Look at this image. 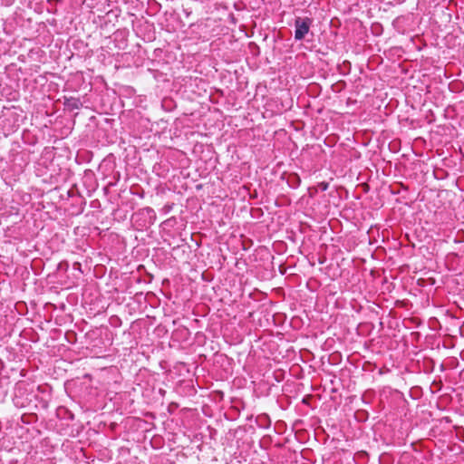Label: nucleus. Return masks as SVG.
<instances>
[{"label": "nucleus", "mask_w": 464, "mask_h": 464, "mask_svg": "<svg viewBox=\"0 0 464 464\" xmlns=\"http://www.w3.org/2000/svg\"><path fill=\"white\" fill-rule=\"evenodd\" d=\"M313 24V20L309 17H296L295 20V39L303 40L308 34Z\"/></svg>", "instance_id": "nucleus-1"}, {"label": "nucleus", "mask_w": 464, "mask_h": 464, "mask_svg": "<svg viewBox=\"0 0 464 464\" xmlns=\"http://www.w3.org/2000/svg\"><path fill=\"white\" fill-rule=\"evenodd\" d=\"M64 105L70 111H73L79 109L82 103L79 99L71 97L65 100Z\"/></svg>", "instance_id": "nucleus-2"}, {"label": "nucleus", "mask_w": 464, "mask_h": 464, "mask_svg": "<svg viewBox=\"0 0 464 464\" xmlns=\"http://www.w3.org/2000/svg\"><path fill=\"white\" fill-rule=\"evenodd\" d=\"M148 213H154V210L150 208H146Z\"/></svg>", "instance_id": "nucleus-3"}, {"label": "nucleus", "mask_w": 464, "mask_h": 464, "mask_svg": "<svg viewBox=\"0 0 464 464\" xmlns=\"http://www.w3.org/2000/svg\"><path fill=\"white\" fill-rule=\"evenodd\" d=\"M327 188V185H323V189H326Z\"/></svg>", "instance_id": "nucleus-4"}]
</instances>
